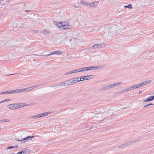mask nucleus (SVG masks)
I'll list each match as a JSON object with an SVG mask.
<instances>
[{
    "mask_svg": "<svg viewBox=\"0 0 154 154\" xmlns=\"http://www.w3.org/2000/svg\"><path fill=\"white\" fill-rule=\"evenodd\" d=\"M62 54V52L61 51H55L51 52V54H48V55L46 56H48L52 55V54H55V55H59Z\"/></svg>",
    "mask_w": 154,
    "mask_h": 154,
    "instance_id": "f8f14e48",
    "label": "nucleus"
},
{
    "mask_svg": "<svg viewBox=\"0 0 154 154\" xmlns=\"http://www.w3.org/2000/svg\"><path fill=\"white\" fill-rule=\"evenodd\" d=\"M13 147H14V148H18V146L17 145H16L14 146H13Z\"/></svg>",
    "mask_w": 154,
    "mask_h": 154,
    "instance_id": "a18cd8bd",
    "label": "nucleus"
},
{
    "mask_svg": "<svg viewBox=\"0 0 154 154\" xmlns=\"http://www.w3.org/2000/svg\"><path fill=\"white\" fill-rule=\"evenodd\" d=\"M91 75L85 76L86 77V80H88L91 79Z\"/></svg>",
    "mask_w": 154,
    "mask_h": 154,
    "instance_id": "473e14b6",
    "label": "nucleus"
},
{
    "mask_svg": "<svg viewBox=\"0 0 154 154\" xmlns=\"http://www.w3.org/2000/svg\"><path fill=\"white\" fill-rule=\"evenodd\" d=\"M14 74H11L10 75H14Z\"/></svg>",
    "mask_w": 154,
    "mask_h": 154,
    "instance_id": "3c124183",
    "label": "nucleus"
},
{
    "mask_svg": "<svg viewBox=\"0 0 154 154\" xmlns=\"http://www.w3.org/2000/svg\"><path fill=\"white\" fill-rule=\"evenodd\" d=\"M58 40L60 42H64L65 43H67L69 42L70 39L67 35H62Z\"/></svg>",
    "mask_w": 154,
    "mask_h": 154,
    "instance_id": "f03ea898",
    "label": "nucleus"
},
{
    "mask_svg": "<svg viewBox=\"0 0 154 154\" xmlns=\"http://www.w3.org/2000/svg\"><path fill=\"white\" fill-rule=\"evenodd\" d=\"M122 84V82H117L115 83H114V84H112V88H114V87L119 86L121 85Z\"/></svg>",
    "mask_w": 154,
    "mask_h": 154,
    "instance_id": "dca6fc26",
    "label": "nucleus"
},
{
    "mask_svg": "<svg viewBox=\"0 0 154 154\" xmlns=\"http://www.w3.org/2000/svg\"><path fill=\"white\" fill-rule=\"evenodd\" d=\"M38 86V85H35L34 86H31L29 88H25V91H30L35 88L37 87Z\"/></svg>",
    "mask_w": 154,
    "mask_h": 154,
    "instance_id": "9b49d317",
    "label": "nucleus"
},
{
    "mask_svg": "<svg viewBox=\"0 0 154 154\" xmlns=\"http://www.w3.org/2000/svg\"><path fill=\"white\" fill-rule=\"evenodd\" d=\"M29 105L27 104H25L24 103H17V109L20 108L21 107H22L24 106H28Z\"/></svg>",
    "mask_w": 154,
    "mask_h": 154,
    "instance_id": "ddd939ff",
    "label": "nucleus"
},
{
    "mask_svg": "<svg viewBox=\"0 0 154 154\" xmlns=\"http://www.w3.org/2000/svg\"><path fill=\"white\" fill-rule=\"evenodd\" d=\"M101 45L100 44H95L92 47V48L95 49L98 47L100 46Z\"/></svg>",
    "mask_w": 154,
    "mask_h": 154,
    "instance_id": "5701e85b",
    "label": "nucleus"
},
{
    "mask_svg": "<svg viewBox=\"0 0 154 154\" xmlns=\"http://www.w3.org/2000/svg\"><path fill=\"white\" fill-rule=\"evenodd\" d=\"M29 152L27 150H23L17 153V154H21L23 153H26L27 154V153Z\"/></svg>",
    "mask_w": 154,
    "mask_h": 154,
    "instance_id": "a211bd4d",
    "label": "nucleus"
},
{
    "mask_svg": "<svg viewBox=\"0 0 154 154\" xmlns=\"http://www.w3.org/2000/svg\"><path fill=\"white\" fill-rule=\"evenodd\" d=\"M81 3L83 5L85 6H86L88 7V4L89 3L87 2H85L83 1H82L81 2Z\"/></svg>",
    "mask_w": 154,
    "mask_h": 154,
    "instance_id": "393cba45",
    "label": "nucleus"
},
{
    "mask_svg": "<svg viewBox=\"0 0 154 154\" xmlns=\"http://www.w3.org/2000/svg\"><path fill=\"white\" fill-rule=\"evenodd\" d=\"M124 92H125V91H124V89L121 90L118 92L119 93H123Z\"/></svg>",
    "mask_w": 154,
    "mask_h": 154,
    "instance_id": "ea45409f",
    "label": "nucleus"
},
{
    "mask_svg": "<svg viewBox=\"0 0 154 154\" xmlns=\"http://www.w3.org/2000/svg\"><path fill=\"white\" fill-rule=\"evenodd\" d=\"M72 74L75 73L77 72V69H75L71 71Z\"/></svg>",
    "mask_w": 154,
    "mask_h": 154,
    "instance_id": "f704fd0d",
    "label": "nucleus"
},
{
    "mask_svg": "<svg viewBox=\"0 0 154 154\" xmlns=\"http://www.w3.org/2000/svg\"><path fill=\"white\" fill-rule=\"evenodd\" d=\"M124 91H125V92H127L128 91H131L133 89L132 88V87H130L129 88H126V89H124Z\"/></svg>",
    "mask_w": 154,
    "mask_h": 154,
    "instance_id": "2f4dec72",
    "label": "nucleus"
},
{
    "mask_svg": "<svg viewBox=\"0 0 154 154\" xmlns=\"http://www.w3.org/2000/svg\"><path fill=\"white\" fill-rule=\"evenodd\" d=\"M20 92H23L25 91V88H22L20 89Z\"/></svg>",
    "mask_w": 154,
    "mask_h": 154,
    "instance_id": "4c0bfd02",
    "label": "nucleus"
},
{
    "mask_svg": "<svg viewBox=\"0 0 154 154\" xmlns=\"http://www.w3.org/2000/svg\"><path fill=\"white\" fill-rule=\"evenodd\" d=\"M63 22H60L57 25V27L60 29H62Z\"/></svg>",
    "mask_w": 154,
    "mask_h": 154,
    "instance_id": "4468645a",
    "label": "nucleus"
},
{
    "mask_svg": "<svg viewBox=\"0 0 154 154\" xmlns=\"http://www.w3.org/2000/svg\"><path fill=\"white\" fill-rule=\"evenodd\" d=\"M71 28V26L69 25V23L65 22H63L62 29H69Z\"/></svg>",
    "mask_w": 154,
    "mask_h": 154,
    "instance_id": "423d86ee",
    "label": "nucleus"
},
{
    "mask_svg": "<svg viewBox=\"0 0 154 154\" xmlns=\"http://www.w3.org/2000/svg\"><path fill=\"white\" fill-rule=\"evenodd\" d=\"M76 69L77 72H83L85 71L84 67Z\"/></svg>",
    "mask_w": 154,
    "mask_h": 154,
    "instance_id": "6ab92c4d",
    "label": "nucleus"
},
{
    "mask_svg": "<svg viewBox=\"0 0 154 154\" xmlns=\"http://www.w3.org/2000/svg\"><path fill=\"white\" fill-rule=\"evenodd\" d=\"M137 141V140H133V141H128V142H127V143H125L122 144L121 145L119 146V148H122L124 147L127 146L128 145H130L131 144L134 143Z\"/></svg>",
    "mask_w": 154,
    "mask_h": 154,
    "instance_id": "7ed1b4c3",
    "label": "nucleus"
},
{
    "mask_svg": "<svg viewBox=\"0 0 154 154\" xmlns=\"http://www.w3.org/2000/svg\"><path fill=\"white\" fill-rule=\"evenodd\" d=\"M70 85V81L69 79L62 82L58 83L56 85H53L52 86V87L53 88H55L56 87L67 86Z\"/></svg>",
    "mask_w": 154,
    "mask_h": 154,
    "instance_id": "f257e3e1",
    "label": "nucleus"
},
{
    "mask_svg": "<svg viewBox=\"0 0 154 154\" xmlns=\"http://www.w3.org/2000/svg\"><path fill=\"white\" fill-rule=\"evenodd\" d=\"M7 94L14 93L13 90H10L6 91Z\"/></svg>",
    "mask_w": 154,
    "mask_h": 154,
    "instance_id": "72a5a7b5",
    "label": "nucleus"
},
{
    "mask_svg": "<svg viewBox=\"0 0 154 154\" xmlns=\"http://www.w3.org/2000/svg\"><path fill=\"white\" fill-rule=\"evenodd\" d=\"M71 74H72V73H71V71H69L65 73V75H67Z\"/></svg>",
    "mask_w": 154,
    "mask_h": 154,
    "instance_id": "c9c22d12",
    "label": "nucleus"
},
{
    "mask_svg": "<svg viewBox=\"0 0 154 154\" xmlns=\"http://www.w3.org/2000/svg\"><path fill=\"white\" fill-rule=\"evenodd\" d=\"M142 93V92L141 91H140L139 92V94H141V93Z\"/></svg>",
    "mask_w": 154,
    "mask_h": 154,
    "instance_id": "09e8293b",
    "label": "nucleus"
},
{
    "mask_svg": "<svg viewBox=\"0 0 154 154\" xmlns=\"http://www.w3.org/2000/svg\"><path fill=\"white\" fill-rule=\"evenodd\" d=\"M103 67L102 66H92L90 67H85V71H87L88 70H91L92 69H100L102 68Z\"/></svg>",
    "mask_w": 154,
    "mask_h": 154,
    "instance_id": "20e7f679",
    "label": "nucleus"
},
{
    "mask_svg": "<svg viewBox=\"0 0 154 154\" xmlns=\"http://www.w3.org/2000/svg\"><path fill=\"white\" fill-rule=\"evenodd\" d=\"M78 38H75L74 37H72L71 39L70 40V42H71L72 41H74V40H77Z\"/></svg>",
    "mask_w": 154,
    "mask_h": 154,
    "instance_id": "e433bc0d",
    "label": "nucleus"
},
{
    "mask_svg": "<svg viewBox=\"0 0 154 154\" xmlns=\"http://www.w3.org/2000/svg\"><path fill=\"white\" fill-rule=\"evenodd\" d=\"M152 82L151 80H148L147 81H145L144 82L140 83L139 84L140 87H143L145 85H146L147 84L151 82Z\"/></svg>",
    "mask_w": 154,
    "mask_h": 154,
    "instance_id": "6e6552de",
    "label": "nucleus"
},
{
    "mask_svg": "<svg viewBox=\"0 0 154 154\" xmlns=\"http://www.w3.org/2000/svg\"><path fill=\"white\" fill-rule=\"evenodd\" d=\"M7 107L8 109L12 110H16L17 109V103H13L8 105L7 106Z\"/></svg>",
    "mask_w": 154,
    "mask_h": 154,
    "instance_id": "39448f33",
    "label": "nucleus"
},
{
    "mask_svg": "<svg viewBox=\"0 0 154 154\" xmlns=\"http://www.w3.org/2000/svg\"><path fill=\"white\" fill-rule=\"evenodd\" d=\"M132 87V89L134 90L136 88H139L140 87V85L139 84L133 85Z\"/></svg>",
    "mask_w": 154,
    "mask_h": 154,
    "instance_id": "f3484780",
    "label": "nucleus"
},
{
    "mask_svg": "<svg viewBox=\"0 0 154 154\" xmlns=\"http://www.w3.org/2000/svg\"><path fill=\"white\" fill-rule=\"evenodd\" d=\"M1 127H0V131L1 130Z\"/></svg>",
    "mask_w": 154,
    "mask_h": 154,
    "instance_id": "8fccbe9b",
    "label": "nucleus"
},
{
    "mask_svg": "<svg viewBox=\"0 0 154 154\" xmlns=\"http://www.w3.org/2000/svg\"><path fill=\"white\" fill-rule=\"evenodd\" d=\"M14 148V147H13V146H8L7 147V149H12V148Z\"/></svg>",
    "mask_w": 154,
    "mask_h": 154,
    "instance_id": "79ce46f5",
    "label": "nucleus"
},
{
    "mask_svg": "<svg viewBox=\"0 0 154 154\" xmlns=\"http://www.w3.org/2000/svg\"><path fill=\"white\" fill-rule=\"evenodd\" d=\"M112 88V84L108 85H106L105 86H103L102 88V90H108L110 88Z\"/></svg>",
    "mask_w": 154,
    "mask_h": 154,
    "instance_id": "9d476101",
    "label": "nucleus"
},
{
    "mask_svg": "<svg viewBox=\"0 0 154 154\" xmlns=\"http://www.w3.org/2000/svg\"><path fill=\"white\" fill-rule=\"evenodd\" d=\"M70 84H74L78 82H79V78L78 77L69 79Z\"/></svg>",
    "mask_w": 154,
    "mask_h": 154,
    "instance_id": "0eeeda50",
    "label": "nucleus"
},
{
    "mask_svg": "<svg viewBox=\"0 0 154 154\" xmlns=\"http://www.w3.org/2000/svg\"><path fill=\"white\" fill-rule=\"evenodd\" d=\"M17 140L18 141H23V139H18Z\"/></svg>",
    "mask_w": 154,
    "mask_h": 154,
    "instance_id": "c03bdc74",
    "label": "nucleus"
},
{
    "mask_svg": "<svg viewBox=\"0 0 154 154\" xmlns=\"http://www.w3.org/2000/svg\"><path fill=\"white\" fill-rule=\"evenodd\" d=\"M98 2L97 1H95L92 3H89L88 4V7H91L94 8L97 5Z\"/></svg>",
    "mask_w": 154,
    "mask_h": 154,
    "instance_id": "1a4fd4ad",
    "label": "nucleus"
},
{
    "mask_svg": "<svg viewBox=\"0 0 154 154\" xmlns=\"http://www.w3.org/2000/svg\"><path fill=\"white\" fill-rule=\"evenodd\" d=\"M4 100V102H5L6 101H9L10 100V99H6Z\"/></svg>",
    "mask_w": 154,
    "mask_h": 154,
    "instance_id": "37998d69",
    "label": "nucleus"
},
{
    "mask_svg": "<svg viewBox=\"0 0 154 154\" xmlns=\"http://www.w3.org/2000/svg\"><path fill=\"white\" fill-rule=\"evenodd\" d=\"M131 4H129L128 5H125L124 6V8H128L129 9H131L132 8Z\"/></svg>",
    "mask_w": 154,
    "mask_h": 154,
    "instance_id": "a878e982",
    "label": "nucleus"
},
{
    "mask_svg": "<svg viewBox=\"0 0 154 154\" xmlns=\"http://www.w3.org/2000/svg\"><path fill=\"white\" fill-rule=\"evenodd\" d=\"M86 78L85 77V76H83V77H81L80 78V79H79V82L82 81L84 80H86Z\"/></svg>",
    "mask_w": 154,
    "mask_h": 154,
    "instance_id": "c85d7f7f",
    "label": "nucleus"
},
{
    "mask_svg": "<svg viewBox=\"0 0 154 154\" xmlns=\"http://www.w3.org/2000/svg\"><path fill=\"white\" fill-rule=\"evenodd\" d=\"M2 94H7L6 91L2 92L1 93H0V95Z\"/></svg>",
    "mask_w": 154,
    "mask_h": 154,
    "instance_id": "a19ab883",
    "label": "nucleus"
},
{
    "mask_svg": "<svg viewBox=\"0 0 154 154\" xmlns=\"http://www.w3.org/2000/svg\"><path fill=\"white\" fill-rule=\"evenodd\" d=\"M5 102L4 100L0 102V104Z\"/></svg>",
    "mask_w": 154,
    "mask_h": 154,
    "instance_id": "49530a36",
    "label": "nucleus"
},
{
    "mask_svg": "<svg viewBox=\"0 0 154 154\" xmlns=\"http://www.w3.org/2000/svg\"><path fill=\"white\" fill-rule=\"evenodd\" d=\"M44 35H48L50 34V32L49 31H48L46 30H43L42 31Z\"/></svg>",
    "mask_w": 154,
    "mask_h": 154,
    "instance_id": "aec40b11",
    "label": "nucleus"
},
{
    "mask_svg": "<svg viewBox=\"0 0 154 154\" xmlns=\"http://www.w3.org/2000/svg\"><path fill=\"white\" fill-rule=\"evenodd\" d=\"M14 93H19L20 92V89H16L13 90Z\"/></svg>",
    "mask_w": 154,
    "mask_h": 154,
    "instance_id": "7c9ffc66",
    "label": "nucleus"
},
{
    "mask_svg": "<svg viewBox=\"0 0 154 154\" xmlns=\"http://www.w3.org/2000/svg\"><path fill=\"white\" fill-rule=\"evenodd\" d=\"M148 100H147V99H146L144 101H143V102H148Z\"/></svg>",
    "mask_w": 154,
    "mask_h": 154,
    "instance_id": "de8ad7c7",
    "label": "nucleus"
},
{
    "mask_svg": "<svg viewBox=\"0 0 154 154\" xmlns=\"http://www.w3.org/2000/svg\"><path fill=\"white\" fill-rule=\"evenodd\" d=\"M32 32H33V33H38L39 32L38 31L36 30H33L32 31Z\"/></svg>",
    "mask_w": 154,
    "mask_h": 154,
    "instance_id": "58836bf2",
    "label": "nucleus"
},
{
    "mask_svg": "<svg viewBox=\"0 0 154 154\" xmlns=\"http://www.w3.org/2000/svg\"><path fill=\"white\" fill-rule=\"evenodd\" d=\"M50 113V112H45L41 114H39L40 116L41 117H42L44 116H45L48 115V114Z\"/></svg>",
    "mask_w": 154,
    "mask_h": 154,
    "instance_id": "4be33fe9",
    "label": "nucleus"
},
{
    "mask_svg": "<svg viewBox=\"0 0 154 154\" xmlns=\"http://www.w3.org/2000/svg\"><path fill=\"white\" fill-rule=\"evenodd\" d=\"M35 136H28L26 137H25L23 138V140H25L26 142L28 140H30V139L33 138Z\"/></svg>",
    "mask_w": 154,
    "mask_h": 154,
    "instance_id": "2eb2a0df",
    "label": "nucleus"
},
{
    "mask_svg": "<svg viewBox=\"0 0 154 154\" xmlns=\"http://www.w3.org/2000/svg\"><path fill=\"white\" fill-rule=\"evenodd\" d=\"M40 118H41V117L39 114L36 115L35 116H32L31 117V118H33L35 119H38Z\"/></svg>",
    "mask_w": 154,
    "mask_h": 154,
    "instance_id": "b1692460",
    "label": "nucleus"
},
{
    "mask_svg": "<svg viewBox=\"0 0 154 154\" xmlns=\"http://www.w3.org/2000/svg\"><path fill=\"white\" fill-rule=\"evenodd\" d=\"M153 105V104H152V103L148 104H146V105L143 106V109H144V108H147V107H148L150 105Z\"/></svg>",
    "mask_w": 154,
    "mask_h": 154,
    "instance_id": "c756f323",
    "label": "nucleus"
},
{
    "mask_svg": "<svg viewBox=\"0 0 154 154\" xmlns=\"http://www.w3.org/2000/svg\"><path fill=\"white\" fill-rule=\"evenodd\" d=\"M154 99V96H152L150 97L147 98V100L148 101H151Z\"/></svg>",
    "mask_w": 154,
    "mask_h": 154,
    "instance_id": "bb28decb",
    "label": "nucleus"
},
{
    "mask_svg": "<svg viewBox=\"0 0 154 154\" xmlns=\"http://www.w3.org/2000/svg\"><path fill=\"white\" fill-rule=\"evenodd\" d=\"M105 115L104 113H103L102 114H99L97 116V117H98V119L100 121H102V120H101V119H100V117H104L105 116Z\"/></svg>",
    "mask_w": 154,
    "mask_h": 154,
    "instance_id": "412c9836",
    "label": "nucleus"
},
{
    "mask_svg": "<svg viewBox=\"0 0 154 154\" xmlns=\"http://www.w3.org/2000/svg\"><path fill=\"white\" fill-rule=\"evenodd\" d=\"M11 121V120L9 119H5L0 120V122H9Z\"/></svg>",
    "mask_w": 154,
    "mask_h": 154,
    "instance_id": "cd10ccee",
    "label": "nucleus"
}]
</instances>
